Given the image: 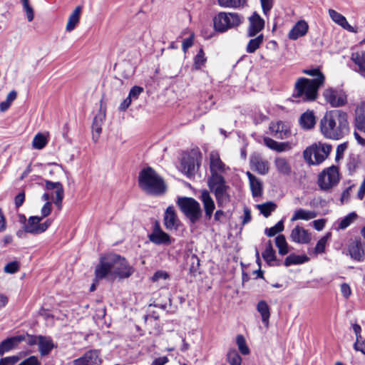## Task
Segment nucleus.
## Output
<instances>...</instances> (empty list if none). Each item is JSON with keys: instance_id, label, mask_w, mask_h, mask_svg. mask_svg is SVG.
I'll use <instances>...</instances> for the list:
<instances>
[{"instance_id": "61", "label": "nucleus", "mask_w": 365, "mask_h": 365, "mask_svg": "<svg viewBox=\"0 0 365 365\" xmlns=\"http://www.w3.org/2000/svg\"><path fill=\"white\" fill-rule=\"evenodd\" d=\"M20 365H41V361L36 356H30L28 358L23 360Z\"/></svg>"}, {"instance_id": "7", "label": "nucleus", "mask_w": 365, "mask_h": 365, "mask_svg": "<svg viewBox=\"0 0 365 365\" xmlns=\"http://www.w3.org/2000/svg\"><path fill=\"white\" fill-rule=\"evenodd\" d=\"M241 22V17L237 13L220 12L213 19L214 29L216 31L220 33L239 26Z\"/></svg>"}, {"instance_id": "41", "label": "nucleus", "mask_w": 365, "mask_h": 365, "mask_svg": "<svg viewBox=\"0 0 365 365\" xmlns=\"http://www.w3.org/2000/svg\"><path fill=\"white\" fill-rule=\"evenodd\" d=\"M263 40V34H260L256 38L250 39L247 45L246 51L249 53H254L262 43Z\"/></svg>"}, {"instance_id": "59", "label": "nucleus", "mask_w": 365, "mask_h": 365, "mask_svg": "<svg viewBox=\"0 0 365 365\" xmlns=\"http://www.w3.org/2000/svg\"><path fill=\"white\" fill-rule=\"evenodd\" d=\"M169 278L170 275L167 272L163 270H158L153 274L151 279L153 282H158L160 279H168Z\"/></svg>"}, {"instance_id": "44", "label": "nucleus", "mask_w": 365, "mask_h": 365, "mask_svg": "<svg viewBox=\"0 0 365 365\" xmlns=\"http://www.w3.org/2000/svg\"><path fill=\"white\" fill-rule=\"evenodd\" d=\"M250 185L254 197H259L262 195V184L257 178L250 181Z\"/></svg>"}, {"instance_id": "64", "label": "nucleus", "mask_w": 365, "mask_h": 365, "mask_svg": "<svg viewBox=\"0 0 365 365\" xmlns=\"http://www.w3.org/2000/svg\"><path fill=\"white\" fill-rule=\"evenodd\" d=\"M354 349L365 355V340H363L362 338L357 339L354 344Z\"/></svg>"}, {"instance_id": "49", "label": "nucleus", "mask_w": 365, "mask_h": 365, "mask_svg": "<svg viewBox=\"0 0 365 365\" xmlns=\"http://www.w3.org/2000/svg\"><path fill=\"white\" fill-rule=\"evenodd\" d=\"M357 218V215L355 212L349 213L347 215L340 220L339 223V228L344 230L348 227L354 220Z\"/></svg>"}, {"instance_id": "39", "label": "nucleus", "mask_w": 365, "mask_h": 365, "mask_svg": "<svg viewBox=\"0 0 365 365\" xmlns=\"http://www.w3.org/2000/svg\"><path fill=\"white\" fill-rule=\"evenodd\" d=\"M257 209L264 217H268L277 208V205L272 201L263 204L257 205Z\"/></svg>"}, {"instance_id": "20", "label": "nucleus", "mask_w": 365, "mask_h": 365, "mask_svg": "<svg viewBox=\"0 0 365 365\" xmlns=\"http://www.w3.org/2000/svg\"><path fill=\"white\" fill-rule=\"evenodd\" d=\"M163 220L164 225L168 230H177L180 223L173 206L167 207L164 214Z\"/></svg>"}, {"instance_id": "21", "label": "nucleus", "mask_w": 365, "mask_h": 365, "mask_svg": "<svg viewBox=\"0 0 365 365\" xmlns=\"http://www.w3.org/2000/svg\"><path fill=\"white\" fill-rule=\"evenodd\" d=\"M100 360V351L91 349L86 351L82 356L73 360L74 365H93Z\"/></svg>"}, {"instance_id": "29", "label": "nucleus", "mask_w": 365, "mask_h": 365, "mask_svg": "<svg viewBox=\"0 0 365 365\" xmlns=\"http://www.w3.org/2000/svg\"><path fill=\"white\" fill-rule=\"evenodd\" d=\"M256 309L260 314L263 324L267 327L270 317V308L268 304L264 300H260L258 302Z\"/></svg>"}, {"instance_id": "56", "label": "nucleus", "mask_w": 365, "mask_h": 365, "mask_svg": "<svg viewBox=\"0 0 365 365\" xmlns=\"http://www.w3.org/2000/svg\"><path fill=\"white\" fill-rule=\"evenodd\" d=\"M144 89L143 87L139 86H133L128 93V97L132 100L135 101L139 98V96L143 92Z\"/></svg>"}, {"instance_id": "24", "label": "nucleus", "mask_w": 365, "mask_h": 365, "mask_svg": "<svg viewBox=\"0 0 365 365\" xmlns=\"http://www.w3.org/2000/svg\"><path fill=\"white\" fill-rule=\"evenodd\" d=\"M38 351L42 356L48 355L56 346L51 336L38 335Z\"/></svg>"}, {"instance_id": "46", "label": "nucleus", "mask_w": 365, "mask_h": 365, "mask_svg": "<svg viewBox=\"0 0 365 365\" xmlns=\"http://www.w3.org/2000/svg\"><path fill=\"white\" fill-rule=\"evenodd\" d=\"M236 344L242 354L248 355L250 353V348L248 347L245 336L242 334L237 335Z\"/></svg>"}, {"instance_id": "45", "label": "nucleus", "mask_w": 365, "mask_h": 365, "mask_svg": "<svg viewBox=\"0 0 365 365\" xmlns=\"http://www.w3.org/2000/svg\"><path fill=\"white\" fill-rule=\"evenodd\" d=\"M47 143L48 140L45 135L41 133H38L34 136L32 145L36 149L41 150L46 145Z\"/></svg>"}, {"instance_id": "18", "label": "nucleus", "mask_w": 365, "mask_h": 365, "mask_svg": "<svg viewBox=\"0 0 365 365\" xmlns=\"http://www.w3.org/2000/svg\"><path fill=\"white\" fill-rule=\"evenodd\" d=\"M203 205L205 210V218L210 220L212 218L213 211L215 209V205L213 199L210 196V192L207 190H203L199 197Z\"/></svg>"}, {"instance_id": "33", "label": "nucleus", "mask_w": 365, "mask_h": 365, "mask_svg": "<svg viewBox=\"0 0 365 365\" xmlns=\"http://www.w3.org/2000/svg\"><path fill=\"white\" fill-rule=\"evenodd\" d=\"M317 214L314 211L306 210L300 208L297 210L292 215L291 220L296 221L298 220H309L317 217Z\"/></svg>"}, {"instance_id": "31", "label": "nucleus", "mask_w": 365, "mask_h": 365, "mask_svg": "<svg viewBox=\"0 0 365 365\" xmlns=\"http://www.w3.org/2000/svg\"><path fill=\"white\" fill-rule=\"evenodd\" d=\"M329 14L332 21L336 24L341 26L344 29L352 31V27L349 24L346 19L342 14L331 9H329Z\"/></svg>"}, {"instance_id": "43", "label": "nucleus", "mask_w": 365, "mask_h": 365, "mask_svg": "<svg viewBox=\"0 0 365 365\" xmlns=\"http://www.w3.org/2000/svg\"><path fill=\"white\" fill-rule=\"evenodd\" d=\"M276 246L279 249V254L285 255L289 252L288 245L286 238L283 235H279L275 238Z\"/></svg>"}, {"instance_id": "62", "label": "nucleus", "mask_w": 365, "mask_h": 365, "mask_svg": "<svg viewBox=\"0 0 365 365\" xmlns=\"http://www.w3.org/2000/svg\"><path fill=\"white\" fill-rule=\"evenodd\" d=\"M284 126V122L282 121H278L276 123H271L269 125V130L271 133L274 135V136L276 138L280 130L283 128Z\"/></svg>"}, {"instance_id": "47", "label": "nucleus", "mask_w": 365, "mask_h": 365, "mask_svg": "<svg viewBox=\"0 0 365 365\" xmlns=\"http://www.w3.org/2000/svg\"><path fill=\"white\" fill-rule=\"evenodd\" d=\"M193 68L195 70H199L205 63L207 58L205 56V52L201 48L198 51L197 53L194 57Z\"/></svg>"}, {"instance_id": "58", "label": "nucleus", "mask_w": 365, "mask_h": 365, "mask_svg": "<svg viewBox=\"0 0 365 365\" xmlns=\"http://www.w3.org/2000/svg\"><path fill=\"white\" fill-rule=\"evenodd\" d=\"M262 11L264 15H267L274 5V0H260Z\"/></svg>"}, {"instance_id": "3", "label": "nucleus", "mask_w": 365, "mask_h": 365, "mask_svg": "<svg viewBox=\"0 0 365 365\" xmlns=\"http://www.w3.org/2000/svg\"><path fill=\"white\" fill-rule=\"evenodd\" d=\"M322 77L318 79L299 78L295 83L293 97L299 98L302 101H314L317 98L318 90L323 85Z\"/></svg>"}, {"instance_id": "8", "label": "nucleus", "mask_w": 365, "mask_h": 365, "mask_svg": "<svg viewBox=\"0 0 365 365\" xmlns=\"http://www.w3.org/2000/svg\"><path fill=\"white\" fill-rule=\"evenodd\" d=\"M115 259H119V255L111 254L107 257H100L99 263L95 268V278L96 281L106 277H111V279L113 280V268L116 264Z\"/></svg>"}, {"instance_id": "27", "label": "nucleus", "mask_w": 365, "mask_h": 365, "mask_svg": "<svg viewBox=\"0 0 365 365\" xmlns=\"http://www.w3.org/2000/svg\"><path fill=\"white\" fill-rule=\"evenodd\" d=\"M106 118L105 113H99L96 115L92 123L93 140L96 142L102 132V125Z\"/></svg>"}, {"instance_id": "1", "label": "nucleus", "mask_w": 365, "mask_h": 365, "mask_svg": "<svg viewBox=\"0 0 365 365\" xmlns=\"http://www.w3.org/2000/svg\"><path fill=\"white\" fill-rule=\"evenodd\" d=\"M320 130L327 138L341 139L349 131L347 113L341 110L326 112L320 120Z\"/></svg>"}, {"instance_id": "28", "label": "nucleus", "mask_w": 365, "mask_h": 365, "mask_svg": "<svg viewBox=\"0 0 365 365\" xmlns=\"http://www.w3.org/2000/svg\"><path fill=\"white\" fill-rule=\"evenodd\" d=\"M316 118L313 111H307L302 113L299 118V124L304 129L309 130L314 128Z\"/></svg>"}, {"instance_id": "15", "label": "nucleus", "mask_w": 365, "mask_h": 365, "mask_svg": "<svg viewBox=\"0 0 365 365\" xmlns=\"http://www.w3.org/2000/svg\"><path fill=\"white\" fill-rule=\"evenodd\" d=\"M348 252L350 257L359 262H365V245L361 242V239H355L349 243Z\"/></svg>"}, {"instance_id": "12", "label": "nucleus", "mask_w": 365, "mask_h": 365, "mask_svg": "<svg viewBox=\"0 0 365 365\" xmlns=\"http://www.w3.org/2000/svg\"><path fill=\"white\" fill-rule=\"evenodd\" d=\"M116 264L113 268V279L118 277L120 279H126L130 277L134 272V269L131 267L126 259L119 255V259H116Z\"/></svg>"}, {"instance_id": "25", "label": "nucleus", "mask_w": 365, "mask_h": 365, "mask_svg": "<svg viewBox=\"0 0 365 365\" xmlns=\"http://www.w3.org/2000/svg\"><path fill=\"white\" fill-rule=\"evenodd\" d=\"M309 26L305 21H299L289 31L288 36L291 40H297L304 36L308 31Z\"/></svg>"}, {"instance_id": "22", "label": "nucleus", "mask_w": 365, "mask_h": 365, "mask_svg": "<svg viewBox=\"0 0 365 365\" xmlns=\"http://www.w3.org/2000/svg\"><path fill=\"white\" fill-rule=\"evenodd\" d=\"M290 240L298 244H308L311 237L307 230L304 227L297 225L291 232Z\"/></svg>"}, {"instance_id": "36", "label": "nucleus", "mask_w": 365, "mask_h": 365, "mask_svg": "<svg viewBox=\"0 0 365 365\" xmlns=\"http://www.w3.org/2000/svg\"><path fill=\"white\" fill-rule=\"evenodd\" d=\"M187 261L190 264V274L192 276H196L200 267V259L195 254L190 252L187 254Z\"/></svg>"}, {"instance_id": "19", "label": "nucleus", "mask_w": 365, "mask_h": 365, "mask_svg": "<svg viewBox=\"0 0 365 365\" xmlns=\"http://www.w3.org/2000/svg\"><path fill=\"white\" fill-rule=\"evenodd\" d=\"M249 21L250 26L247 36L250 37L256 36L264 27V19L256 11L249 18Z\"/></svg>"}, {"instance_id": "16", "label": "nucleus", "mask_w": 365, "mask_h": 365, "mask_svg": "<svg viewBox=\"0 0 365 365\" xmlns=\"http://www.w3.org/2000/svg\"><path fill=\"white\" fill-rule=\"evenodd\" d=\"M250 165L252 170L260 175H266L269 172V163L264 159L260 153H254L250 155Z\"/></svg>"}, {"instance_id": "38", "label": "nucleus", "mask_w": 365, "mask_h": 365, "mask_svg": "<svg viewBox=\"0 0 365 365\" xmlns=\"http://www.w3.org/2000/svg\"><path fill=\"white\" fill-rule=\"evenodd\" d=\"M354 126L356 129L365 133V110L363 109L356 110Z\"/></svg>"}, {"instance_id": "50", "label": "nucleus", "mask_w": 365, "mask_h": 365, "mask_svg": "<svg viewBox=\"0 0 365 365\" xmlns=\"http://www.w3.org/2000/svg\"><path fill=\"white\" fill-rule=\"evenodd\" d=\"M284 221L283 220H279L275 225L269 228H266L264 230V233L268 237H274L277 233H279L284 230Z\"/></svg>"}, {"instance_id": "10", "label": "nucleus", "mask_w": 365, "mask_h": 365, "mask_svg": "<svg viewBox=\"0 0 365 365\" xmlns=\"http://www.w3.org/2000/svg\"><path fill=\"white\" fill-rule=\"evenodd\" d=\"M198 153L197 151L192 150L190 153H183L182 156L180 160L181 170L189 178L195 175V166H199Z\"/></svg>"}, {"instance_id": "37", "label": "nucleus", "mask_w": 365, "mask_h": 365, "mask_svg": "<svg viewBox=\"0 0 365 365\" xmlns=\"http://www.w3.org/2000/svg\"><path fill=\"white\" fill-rule=\"evenodd\" d=\"M274 165L279 173L284 175H289L291 173V167L285 158H277L274 160Z\"/></svg>"}, {"instance_id": "26", "label": "nucleus", "mask_w": 365, "mask_h": 365, "mask_svg": "<svg viewBox=\"0 0 365 365\" xmlns=\"http://www.w3.org/2000/svg\"><path fill=\"white\" fill-rule=\"evenodd\" d=\"M263 142L267 148L278 153L291 149L290 143L289 142H277L269 137H264L263 138Z\"/></svg>"}, {"instance_id": "42", "label": "nucleus", "mask_w": 365, "mask_h": 365, "mask_svg": "<svg viewBox=\"0 0 365 365\" xmlns=\"http://www.w3.org/2000/svg\"><path fill=\"white\" fill-rule=\"evenodd\" d=\"M227 361L230 365H241L242 358L237 351L231 348L227 353Z\"/></svg>"}, {"instance_id": "40", "label": "nucleus", "mask_w": 365, "mask_h": 365, "mask_svg": "<svg viewBox=\"0 0 365 365\" xmlns=\"http://www.w3.org/2000/svg\"><path fill=\"white\" fill-rule=\"evenodd\" d=\"M264 261L269 264L272 265V262L276 260L275 251L272 247L271 241H269L264 251L262 254Z\"/></svg>"}, {"instance_id": "14", "label": "nucleus", "mask_w": 365, "mask_h": 365, "mask_svg": "<svg viewBox=\"0 0 365 365\" xmlns=\"http://www.w3.org/2000/svg\"><path fill=\"white\" fill-rule=\"evenodd\" d=\"M44 182L45 190L54 192L56 196L53 199V203L57 207L58 210H61L62 209V203L64 197V189L63 185L60 182H52L48 180H45Z\"/></svg>"}, {"instance_id": "17", "label": "nucleus", "mask_w": 365, "mask_h": 365, "mask_svg": "<svg viewBox=\"0 0 365 365\" xmlns=\"http://www.w3.org/2000/svg\"><path fill=\"white\" fill-rule=\"evenodd\" d=\"M25 341L24 334L7 337L0 343V355L10 351L18 347L19 344Z\"/></svg>"}, {"instance_id": "57", "label": "nucleus", "mask_w": 365, "mask_h": 365, "mask_svg": "<svg viewBox=\"0 0 365 365\" xmlns=\"http://www.w3.org/2000/svg\"><path fill=\"white\" fill-rule=\"evenodd\" d=\"M20 359L18 355L6 356L0 359V365H15Z\"/></svg>"}, {"instance_id": "11", "label": "nucleus", "mask_w": 365, "mask_h": 365, "mask_svg": "<svg viewBox=\"0 0 365 365\" xmlns=\"http://www.w3.org/2000/svg\"><path fill=\"white\" fill-rule=\"evenodd\" d=\"M323 96L327 103L332 107H340L345 105L347 102L346 95L341 91H338L333 88L326 89Z\"/></svg>"}, {"instance_id": "32", "label": "nucleus", "mask_w": 365, "mask_h": 365, "mask_svg": "<svg viewBox=\"0 0 365 365\" xmlns=\"http://www.w3.org/2000/svg\"><path fill=\"white\" fill-rule=\"evenodd\" d=\"M351 60L358 66V72L365 77V51H359L352 53Z\"/></svg>"}, {"instance_id": "5", "label": "nucleus", "mask_w": 365, "mask_h": 365, "mask_svg": "<svg viewBox=\"0 0 365 365\" xmlns=\"http://www.w3.org/2000/svg\"><path fill=\"white\" fill-rule=\"evenodd\" d=\"M331 149V145L315 144L307 148L303 152V156L309 165H319L329 156Z\"/></svg>"}, {"instance_id": "54", "label": "nucleus", "mask_w": 365, "mask_h": 365, "mask_svg": "<svg viewBox=\"0 0 365 365\" xmlns=\"http://www.w3.org/2000/svg\"><path fill=\"white\" fill-rule=\"evenodd\" d=\"M24 11L26 14L29 21H32L34 17V12L32 6L29 4V0H21Z\"/></svg>"}, {"instance_id": "51", "label": "nucleus", "mask_w": 365, "mask_h": 365, "mask_svg": "<svg viewBox=\"0 0 365 365\" xmlns=\"http://www.w3.org/2000/svg\"><path fill=\"white\" fill-rule=\"evenodd\" d=\"M331 235V232H327L324 237L318 240L314 247V252L316 253H323L324 252L327 242Z\"/></svg>"}, {"instance_id": "34", "label": "nucleus", "mask_w": 365, "mask_h": 365, "mask_svg": "<svg viewBox=\"0 0 365 365\" xmlns=\"http://www.w3.org/2000/svg\"><path fill=\"white\" fill-rule=\"evenodd\" d=\"M309 257L305 255H297L295 254H291L287 256L284 262V264L286 267H289L294 264H302L309 261Z\"/></svg>"}, {"instance_id": "52", "label": "nucleus", "mask_w": 365, "mask_h": 365, "mask_svg": "<svg viewBox=\"0 0 365 365\" xmlns=\"http://www.w3.org/2000/svg\"><path fill=\"white\" fill-rule=\"evenodd\" d=\"M302 73L314 77L313 79H318L319 77H322L323 84L324 83L325 76L319 67L304 69Z\"/></svg>"}, {"instance_id": "23", "label": "nucleus", "mask_w": 365, "mask_h": 365, "mask_svg": "<svg viewBox=\"0 0 365 365\" xmlns=\"http://www.w3.org/2000/svg\"><path fill=\"white\" fill-rule=\"evenodd\" d=\"M210 175L225 172V164L221 160L217 152H212L210 154Z\"/></svg>"}, {"instance_id": "4", "label": "nucleus", "mask_w": 365, "mask_h": 365, "mask_svg": "<svg viewBox=\"0 0 365 365\" xmlns=\"http://www.w3.org/2000/svg\"><path fill=\"white\" fill-rule=\"evenodd\" d=\"M207 182L210 190L215 195L218 206L220 207L230 202V197L228 193L230 187L221 174L210 175Z\"/></svg>"}, {"instance_id": "60", "label": "nucleus", "mask_w": 365, "mask_h": 365, "mask_svg": "<svg viewBox=\"0 0 365 365\" xmlns=\"http://www.w3.org/2000/svg\"><path fill=\"white\" fill-rule=\"evenodd\" d=\"M51 206L52 204L50 201H47L44 203L41 210V216L38 217H42V220L46 217H48L51 212Z\"/></svg>"}, {"instance_id": "9", "label": "nucleus", "mask_w": 365, "mask_h": 365, "mask_svg": "<svg viewBox=\"0 0 365 365\" xmlns=\"http://www.w3.org/2000/svg\"><path fill=\"white\" fill-rule=\"evenodd\" d=\"M339 180L338 168L335 165H331L319 174L317 183L322 190H328L336 185Z\"/></svg>"}, {"instance_id": "63", "label": "nucleus", "mask_w": 365, "mask_h": 365, "mask_svg": "<svg viewBox=\"0 0 365 365\" xmlns=\"http://www.w3.org/2000/svg\"><path fill=\"white\" fill-rule=\"evenodd\" d=\"M194 34H191L189 37L185 38L182 41V49L185 53L189 48L193 45Z\"/></svg>"}, {"instance_id": "53", "label": "nucleus", "mask_w": 365, "mask_h": 365, "mask_svg": "<svg viewBox=\"0 0 365 365\" xmlns=\"http://www.w3.org/2000/svg\"><path fill=\"white\" fill-rule=\"evenodd\" d=\"M359 162L357 156L353 155L349 157L346 163V168L350 175H352L356 171Z\"/></svg>"}, {"instance_id": "48", "label": "nucleus", "mask_w": 365, "mask_h": 365, "mask_svg": "<svg viewBox=\"0 0 365 365\" xmlns=\"http://www.w3.org/2000/svg\"><path fill=\"white\" fill-rule=\"evenodd\" d=\"M218 4L224 8H238L246 3V0H217Z\"/></svg>"}, {"instance_id": "6", "label": "nucleus", "mask_w": 365, "mask_h": 365, "mask_svg": "<svg viewBox=\"0 0 365 365\" xmlns=\"http://www.w3.org/2000/svg\"><path fill=\"white\" fill-rule=\"evenodd\" d=\"M177 203L191 224H195L202 217L200 205L194 198L181 197L178 198Z\"/></svg>"}, {"instance_id": "30", "label": "nucleus", "mask_w": 365, "mask_h": 365, "mask_svg": "<svg viewBox=\"0 0 365 365\" xmlns=\"http://www.w3.org/2000/svg\"><path fill=\"white\" fill-rule=\"evenodd\" d=\"M41 220L42 217H38V216L29 217L27 223L24 225V232L32 235H39V231L37 230V228L40 225Z\"/></svg>"}, {"instance_id": "13", "label": "nucleus", "mask_w": 365, "mask_h": 365, "mask_svg": "<svg viewBox=\"0 0 365 365\" xmlns=\"http://www.w3.org/2000/svg\"><path fill=\"white\" fill-rule=\"evenodd\" d=\"M148 237L151 242L157 245L171 243L170 236L161 229L160 225L157 220L154 222L152 232Z\"/></svg>"}, {"instance_id": "2", "label": "nucleus", "mask_w": 365, "mask_h": 365, "mask_svg": "<svg viewBox=\"0 0 365 365\" xmlns=\"http://www.w3.org/2000/svg\"><path fill=\"white\" fill-rule=\"evenodd\" d=\"M138 185L148 194L161 195L165 191L163 178L151 167H147L140 171Z\"/></svg>"}, {"instance_id": "35", "label": "nucleus", "mask_w": 365, "mask_h": 365, "mask_svg": "<svg viewBox=\"0 0 365 365\" xmlns=\"http://www.w3.org/2000/svg\"><path fill=\"white\" fill-rule=\"evenodd\" d=\"M81 13V6H78L76 7L73 13L70 15L68 18V21L66 25V31H73L76 25L78 24L80 20V15Z\"/></svg>"}, {"instance_id": "55", "label": "nucleus", "mask_w": 365, "mask_h": 365, "mask_svg": "<svg viewBox=\"0 0 365 365\" xmlns=\"http://www.w3.org/2000/svg\"><path fill=\"white\" fill-rule=\"evenodd\" d=\"M20 268V264L17 261H12L6 264L4 270L6 273L14 274L19 271Z\"/></svg>"}]
</instances>
